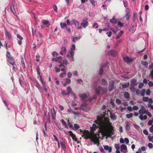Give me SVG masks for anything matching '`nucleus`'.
Returning <instances> with one entry per match:
<instances>
[{
  "label": "nucleus",
  "mask_w": 153,
  "mask_h": 153,
  "mask_svg": "<svg viewBox=\"0 0 153 153\" xmlns=\"http://www.w3.org/2000/svg\"><path fill=\"white\" fill-rule=\"evenodd\" d=\"M95 123L100 126L102 132L105 136L110 137L114 134V127L108 118L105 117L102 120L100 117H97Z\"/></svg>",
  "instance_id": "nucleus-1"
},
{
  "label": "nucleus",
  "mask_w": 153,
  "mask_h": 153,
  "mask_svg": "<svg viewBox=\"0 0 153 153\" xmlns=\"http://www.w3.org/2000/svg\"><path fill=\"white\" fill-rule=\"evenodd\" d=\"M97 126L95 123H93L92 126L91 127V133L88 130H84L83 132L82 137H84L85 139H90L95 144H100L99 134H94V131L97 128Z\"/></svg>",
  "instance_id": "nucleus-2"
},
{
  "label": "nucleus",
  "mask_w": 153,
  "mask_h": 153,
  "mask_svg": "<svg viewBox=\"0 0 153 153\" xmlns=\"http://www.w3.org/2000/svg\"><path fill=\"white\" fill-rule=\"evenodd\" d=\"M147 110H146L144 106H142L140 109L139 111V114L140 115L139 116V118L141 120H146L147 118V117L146 115H145L143 116V115L145 114Z\"/></svg>",
  "instance_id": "nucleus-3"
},
{
  "label": "nucleus",
  "mask_w": 153,
  "mask_h": 153,
  "mask_svg": "<svg viewBox=\"0 0 153 153\" xmlns=\"http://www.w3.org/2000/svg\"><path fill=\"white\" fill-rule=\"evenodd\" d=\"M87 20L88 19L87 18H85L82 20V22L81 23V25L84 28H85L89 24Z\"/></svg>",
  "instance_id": "nucleus-4"
},
{
  "label": "nucleus",
  "mask_w": 153,
  "mask_h": 153,
  "mask_svg": "<svg viewBox=\"0 0 153 153\" xmlns=\"http://www.w3.org/2000/svg\"><path fill=\"white\" fill-rule=\"evenodd\" d=\"M87 104L85 103H84L81 105L79 109L80 110H82L83 111H87L90 109V108L89 107L87 108Z\"/></svg>",
  "instance_id": "nucleus-5"
},
{
  "label": "nucleus",
  "mask_w": 153,
  "mask_h": 153,
  "mask_svg": "<svg viewBox=\"0 0 153 153\" xmlns=\"http://www.w3.org/2000/svg\"><path fill=\"white\" fill-rule=\"evenodd\" d=\"M121 152L123 153H126L128 152L127 146L125 144H122L120 146Z\"/></svg>",
  "instance_id": "nucleus-6"
},
{
  "label": "nucleus",
  "mask_w": 153,
  "mask_h": 153,
  "mask_svg": "<svg viewBox=\"0 0 153 153\" xmlns=\"http://www.w3.org/2000/svg\"><path fill=\"white\" fill-rule=\"evenodd\" d=\"M114 86V81H111L110 82L109 85L108 90L111 91L112 90Z\"/></svg>",
  "instance_id": "nucleus-7"
},
{
  "label": "nucleus",
  "mask_w": 153,
  "mask_h": 153,
  "mask_svg": "<svg viewBox=\"0 0 153 153\" xmlns=\"http://www.w3.org/2000/svg\"><path fill=\"white\" fill-rule=\"evenodd\" d=\"M117 52L114 50H111L109 51L108 53V54L110 56L114 57L117 54Z\"/></svg>",
  "instance_id": "nucleus-8"
},
{
  "label": "nucleus",
  "mask_w": 153,
  "mask_h": 153,
  "mask_svg": "<svg viewBox=\"0 0 153 153\" xmlns=\"http://www.w3.org/2000/svg\"><path fill=\"white\" fill-rule=\"evenodd\" d=\"M68 133L70 134V135L71 136L73 140L76 141L77 140V139L76 137V135L73 133L71 131H68Z\"/></svg>",
  "instance_id": "nucleus-9"
},
{
  "label": "nucleus",
  "mask_w": 153,
  "mask_h": 153,
  "mask_svg": "<svg viewBox=\"0 0 153 153\" xmlns=\"http://www.w3.org/2000/svg\"><path fill=\"white\" fill-rule=\"evenodd\" d=\"M123 59L124 61L126 62L127 63H130L133 60L131 58H129V57L128 56L124 57L123 58Z\"/></svg>",
  "instance_id": "nucleus-10"
},
{
  "label": "nucleus",
  "mask_w": 153,
  "mask_h": 153,
  "mask_svg": "<svg viewBox=\"0 0 153 153\" xmlns=\"http://www.w3.org/2000/svg\"><path fill=\"white\" fill-rule=\"evenodd\" d=\"M17 37L19 39L18 40V43L19 45H21L22 43V40H23V38L22 36L19 35L18 34H17Z\"/></svg>",
  "instance_id": "nucleus-11"
},
{
  "label": "nucleus",
  "mask_w": 153,
  "mask_h": 153,
  "mask_svg": "<svg viewBox=\"0 0 153 153\" xmlns=\"http://www.w3.org/2000/svg\"><path fill=\"white\" fill-rule=\"evenodd\" d=\"M79 96L82 99V100L83 101H84L86 99L87 97V95L85 93L79 94Z\"/></svg>",
  "instance_id": "nucleus-12"
},
{
  "label": "nucleus",
  "mask_w": 153,
  "mask_h": 153,
  "mask_svg": "<svg viewBox=\"0 0 153 153\" xmlns=\"http://www.w3.org/2000/svg\"><path fill=\"white\" fill-rule=\"evenodd\" d=\"M8 61L12 65H16L14 60L12 57L8 58Z\"/></svg>",
  "instance_id": "nucleus-13"
},
{
  "label": "nucleus",
  "mask_w": 153,
  "mask_h": 153,
  "mask_svg": "<svg viewBox=\"0 0 153 153\" xmlns=\"http://www.w3.org/2000/svg\"><path fill=\"white\" fill-rule=\"evenodd\" d=\"M125 129L127 131L131 129V124L128 121L126 123Z\"/></svg>",
  "instance_id": "nucleus-14"
},
{
  "label": "nucleus",
  "mask_w": 153,
  "mask_h": 153,
  "mask_svg": "<svg viewBox=\"0 0 153 153\" xmlns=\"http://www.w3.org/2000/svg\"><path fill=\"white\" fill-rule=\"evenodd\" d=\"M5 35L6 38H7L9 40H10L11 38V34L9 33L6 30V32L5 33Z\"/></svg>",
  "instance_id": "nucleus-15"
},
{
  "label": "nucleus",
  "mask_w": 153,
  "mask_h": 153,
  "mask_svg": "<svg viewBox=\"0 0 153 153\" xmlns=\"http://www.w3.org/2000/svg\"><path fill=\"white\" fill-rule=\"evenodd\" d=\"M104 149L106 150H108L109 152H111L112 151V148L111 147H109L108 145L104 146Z\"/></svg>",
  "instance_id": "nucleus-16"
},
{
  "label": "nucleus",
  "mask_w": 153,
  "mask_h": 153,
  "mask_svg": "<svg viewBox=\"0 0 153 153\" xmlns=\"http://www.w3.org/2000/svg\"><path fill=\"white\" fill-rule=\"evenodd\" d=\"M101 87H99L96 88L95 89V92L97 94H99L100 92L101 91Z\"/></svg>",
  "instance_id": "nucleus-17"
},
{
  "label": "nucleus",
  "mask_w": 153,
  "mask_h": 153,
  "mask_svg": "<svg viewBox=\"0 0 153 153\" xmlns=\"http://www.w3.org/2000/svg\"><path fill=\"white\" fill-rule=\"evenodd\" d=\"M42 23L44 25H48V27H49L50 25V24L49 23V22L48 20H42Z\"/></svg>",
  "instance_id": "nucleus-18"
},
{
  "label": "nucleus",
  "mask_w": 153,
  "mask_h": 153,
  "mask_svg": "<svg viewBox=\"0 0 153 153\" xmlns=\"http://www.w3.org/2000/svg\"><path fill=\"white\" fill-rule=\"evenodd\" d=\"M72 22H73V24L75 25V26H78L79 25V22L74 19H72Z\"/></svg>",
  "instance_id": "nucleus-19"
},
{
  "label": "nucleus",
  "mask_w": 153,
  "mask_h": 153,
  "mask_svg": "<svg viewBox=\"0 0 153 153\" xmlns=\"http://www.w3.org/2000/svg\"><path fill=\"white\" fill-rule=\"evenodd\" d=\"M70 54H68L67 55V56L68 57H71L72 58V59L74 60H73V56H74V55H73V51H71L69 52Z\"/></svg>",
  "instance_id": "nucleus-20"
},
{
  "label": "nucleus",
  "mask_w": 153,
  "mask_h": 153,
  "mask_svg": "<svg viewBox=\"0 0 153 153\" xmlns=\"http://www.w3.org/2000/svg\"><path fill=\"white\" fill-rule=\"evenodd\" d=\"M110 117L112 120H115L116 119V116L114 113H110Z\"/></svg>",
  "instance_id": "nucleus-21"
},
{
  "label": "nucleus",
  "mask_w": 153,
  "mask_h": 153,
  "mask_svg": "<svg viewBox=\"0 0 153 153\" xmlns=\"http://www.w3.org/2000/svg\"><path fill=\"white\" fill-rule=\"evenodd\" d=\"M131 85L135 86L136 85L137 80L135 79H132L131 81Z\"/></svg>",
  "instance_id": "nucleus-22"
},
{
  "label": "nucleus",
  "mask_w": 153,
  "mask_h": 153,
  "mask_svg": "<svg viewBox=\"0 0 153 153\" xmlns=\"http://www.w3.org/2000/svg\"><path fill=\"white\" fill-rule=\"evenodd\" d=\"M102 85L105 86H107L108 85L107 82L105 79H102Z\"/></svg>",
  "instance_id": "nucleus-23"
},
{
  "label": "nucleus",
  "mask_w": 153,
  "mask_h": 153,
  "mask_svg": "<svg viewBox=\"0 0 153 153\" xmlns=\"http://www.w3.org/2000/svg\"><path fill=\"white\" fill-rule=\"evenodd\" d=\"M123 33V30H121L118 34V35L116 37L117 39H119Z\"/></svg>",
  "instance_id": "nucleus-24"
},
{
  "label": "nucleus",
  "mask_w": 153,
  "mask_h": 153,
  "mask_svg": "<svg viewBox=\"0 0 153 153\" xmlns=\"http://www.w3.org/2000/svg\"><path fill=\"white\" fill-rule=\"evenodd\" d=\"M81 38V37L80 36H79L77 37H74L73 38L72 41L74 42H75L76 40H78L79 39Z\"/></svg>",
  "instance_id": "nucleus-25"
},
{
  "label": "nucleus",
  "mask_w": 153,
  "mask_h": 153,
  "mask_svg": "<svg viewBox=\"0 0 153 153\" xmlns=\"http://www.w3.org/2000/svg\"><path fill=\"white\" fill-rule=\"evenodd\" d=\"M125 97L128 99L130 97L129 94L128 92H125L124 94Z\"/></svg>",
  "instance_id": "nucleus-26"
},
{
  "label": "nucleus",
  "mask_w": 153,
  "mask_h": 153,
  "mask_svg": "<svg viewBox=\"0 0 153 153\" xmlns=\"http://www.w3.org/2000/svg\"><path fill=\"white\" fill-rule=\"evenodd\" d=\"M134 85H131L130 87V89L133 92H134L136 90Z\"/></svg>",
  "instance_id": "nucleus-27"
},
{
  "label": "nucleus",
  "mask_w": 153,
  "mask_h": 153,
  "mask_svg": "<svg viewBox=\"0 0 153 153\" xmlns=\"http://www.w3.org/2000/svg\"><path fill=\"white\" fill-rule=\"evenodd\" d=\"M110 22L111 23L114 22L115 23H117V20H116L115 16H114L113 17V18L111 19L110 20Z\"/></svg>",
  "instance_id": "nucleus-28"
},
{
  "label": "nucleus",
  "mask_w": 153,
  "mask_h": 153,
  "mask_svg": "<svg viewBox=\"0 0 153 153\" xmlns=\"http://www.w3.org/2000/svg\"><path fill=\"white\" fill-rule=\"evenodd\" d=\"M60 24L61 27L62 28H64V27H66L67 26L66 24L65 23H62V22H61L60 23Z\"/></svg>",
  "instance_id": "nucleus-29"
},
{
  "label": "nucleus",
  "mask_w": 153,
  "mask_h": 153,
  "mask_svg": "<svg viewBox=\"0 0 153 153\" xmlns=\"http://www.w3.org/2000/svg\"><path fill=\"white\" fill-rule=\"evenodd\" d=\"M60 144L61 145L62 147V148L63 150L65 151V150L66 149V147L65 146V145L64 143H63L62 142L60 143Z\"/></svg>",
  "instance_id": "nucleus-30"
},
{
  "label": "nucleus",
  "mask_w": 153,
  "mask_h": 153,
  "mask_svg": "<svg viewBox=\"0 0 153 153\" xmlns=\"http://www.w3.org/2000/svg\"><path fill=\"white\" fill-rule=\"evenodd\" d=\"M148 140L149 142H151L153 143V136H151L150 135H149L148 136Z\"/></svg>",
  "instance_id": "nucleus-31"
},
{
  "label": "nucleus",
  "mask_w": 153,
  "mask_h": 153,
  "mask_svg": "<svg viewBox=\"0 0 153 153\" xmlns=\"http://www.w3.org/2000/svg\"><path fill=\"white\" fill-rule=\"evenodd\" d=\"M68 92L67 94L68 95H69L72 92V90L70 87H68L67 88Z\"/></svg>",
  "instance_id": "nucleus-32"
},
{
  "label": "nucleus",
  "mask_w": 153,
  "mask_h": 153,
  "mask_svg": "<svg viewBox=\"0 0 153 153\" xmlns=\"http://www.w3.org/2000/svg\"><path fill=\"white\" fill-rule=\"evenodd\" d=\"M141 63L143 65L146 66H147L148 64V62L146 61H142L141 62Z\"/></svg>",
  "instance_id": "nucleus-33"
},
{
  "label": "nucleus",
  "mask_w": 153,
  "mask_h": 153,
  "mask_svg": "<svg viewBox=\"0 0 153 153\" xmlns=\"http://www.w3.org/2000/svg\"><path fill=\"white\" fill-rule=\"evenodd\" d=\"M61 121L62 124L63 126H64L65 127H67V123L63 120H61Z\"/></svg>",
  "instance_id": "nucleus-34"
},
{
  "label": "nucleus",
  "mask_w": 153,
  "mask_h": 153,
  "mask_svg": "<svg viewBox=\"0 0 153 153\" xmlns=\"http://www.w3.org/2000/svg\"><path fill=\"white\" fill-rule=\"evenodd\" d=\"M51 116H53V115L55 116L56 115V112L55 111V109L54 108H53V111L51 110Z\"/></svg>",
  "instance_id": "nucleus-35"
},
{
  "label": "nucleus",
  "mask_w": 153,
  "mask_h": 153,
  "mask_svg": "<svg viewBox=\"0 0 153 153\" xmlns=\"http://www.w3.org/2000/svg\"><path fill=\"white\" fill-rule=\"evenodd\" d=\"M21 64H22V66L23 68H24V69L25 68V63L24 62V61L23 60V58H22V59Z\"/></svg>",
  "instance_id": "nucleus-36"
},
{
  "label": "nucleus",
  "mask_w": 153,
  "mask_h": 153,
  "mask_svg": "<svg viewBox=\"0 0 153 153\" xmlns=\"http://www.w3.org/2000/svg\"><path fill=\"white\" fill-rule=\"evenodd\" d=\"M125 17L126 18V20H128L130 18V13L129 12L126 13Z\"/></svg>",
  "instance_id": "nucleus-37"
},
{
  "label": "nucleus",
  "mask_w": 153,
  "mask_h": 153,
  "mask_svg": "<svg viewBox=\"0 0 153 153\" xmlns=\"http://www.w3.org/2000/svg\"><path fill=\"white\" fill-rule=\"evenodd\" d=\"M101 91H102L103 94L106 93L107 91V89L105 88L102 87Z\"/></svg>",
  "instance_id": "nucleus-38"
},
{
  "label": "nucleus",
  "mask_w": 153,
  "mask_h": 153,
  "mask_svg": "<svg viewBox=\"0 0 153 153\" xmlns=\"http://www.w3.org/2000/svg\"><path fill=\"white\" fill-rule=\"evenodd\" d=\"M68 123L69 127L71 128L74 129L73 126L72 124L69 122V120H68Z\"/></svg>",
  "instance_id": "nucleus-39"
},
{
  "label": "nucleus",
  "mask_w": 153,
  "mask_h": 153,
  "mask_svg": "<svg viewBox=\"0 0 153 153\" xmlns=\"http://www.w3.org/2000/svg\"><path fill=\"white\" fill-rule=\"evenodd\" d=\"M136 18H137V13H136L134 12V14L133 15V21L134 22H135V21H136Z\"/></svg>",
  "instance_id": "nucleus-40"
},
{
  "label": "nucleus",
  "mask_w": 153,
  "mask_h": 153,
  "mask_svg": "<svg viewBox=\"0 0 153 153\" xmlns=\"http://www.w3.org/2000/svg\"><path fill=\"white\" fill-rule=\"evenodd\" d=\"M133 115V114L132 113H131L129 114H127L126 115V117L128 118H130L132 117Z\"/></svg>",
  "instance_id": "nucleus-41"
},
{
  "label": "nucleus",
  "mask_w": 153,
  "mask_h": 153,
  "mask_svg": "<svg viewBox=\"0 0 153 153\" xmlns=\"http://www.w3.org/2000/svg\"><path fill=\"white\" fill-rule=\"evenodd\" d=\"M114 147L116 150H119L120 146L118 144H115L114 145Z\"/></svg>",
  "instance_id": "nucleus-42"
},
{
  "label": "nucleus",
  "mask_w": 153,
  "mask_h": 153,
  "mask_svg": "<svg viewBox=\"0 0 153 153\" xmlns=\"http://www.w3.org/2000/svg\"><path fill=\"white\" fill-rule=\"evenodd\" d=\"M146 92V90L145 89H143L141 92V94L142 96H143L145 95V94Z\"/></svg>",
  "instance_id": "nucleus-43"
},
{
  "label": "nucleus",
  "mask_w": 153,
  "mask_h": 153,
  "mask_svg": "<svg viewBox=\"0 0 153 153\" xmlns=\"http://www.w3.org/2000/svg\"><path fill=\"white\" fill-rule=\"evenodd\" d=\"M143 100L144 102H147L149 100V97H143Z\"/></svg>",
  "instance_id": "nucleus-44"
},
{
  "label": "nucleus",
  "mask_w": 153,
  "mask_h": 153,
  "mask_svg": "<svg viewBox=\"0 0 153 153\" xmlns=\"http://www.w3.org/2000/svg\"><path fill=\"white\" fill-rule=\"evenodd\" d=\"M92 27H95L96 28H97L98 27V24L97 23H94L92 25Z\"/></svg>",
  "instance_id": "nucleus-45"
},
{
  "label": "nucleus",
  "mask_w": 153,
  "mask_h": 153,
  "mask_svg": "<svg viewBox=\"0 0 153 153\" xmlns=\"http://www.w3.org/2000/svg\"><path fill=\"white\" fill-rule=\"evenodd\" d=\"M116 102L117 104H121V101L119 99H117L116 100Z\"/></svg>",
  "instance_id": "nucleus-46"
},
{
  "label": "nucleus",
  "mask_w": 153,
  "mask_h": 153,
  "mask_svg": "<svg viewBox=\"0 0 153 153\" xmlns=\"http://www.w3.org/2000/svg\"><path fill=\"white\" fill-rule=\"evenodd\" d=\"M143 85H144V84H143V83L140 82L139 83L138 86V87L140 89L143 87Z\"/></svg>",
  "instance_id": "nucleus-47"
},
{
  "label": "nucleus",
  "mask_w": 153,
  "mask_h": 153,
  "mask_svg": "<svg viewBox=\"0 0 153 153\" xmlns=\"http://www.w3.org/2000/svg\"><path fill=\"white\" fill-rule=\"evenodd\" d=\"M74 127L76 129H78L79 128V126L77 124H74Z\"/></svg>",
  "instance_id": "nucleus-48"
},
{
  "label": "nucleus",
  "mask_w": 153,
  "mask_h": 153,
  "mask_svg": "<svg viewBox=\"0 0 153 153\" xmlns=\"http://www.w3.org/2000/svg\"><path fill=\"white\" fill-rule=\"evenodd\" d=\"M103 69L102 68H100L99 70V74L100 75H102L103 73Z\"/></svg>",
  "instance_id": "nucleus-49"
},
{
  "label": "nucleus",
  "mask_w": 153,
  "mask_h": 153,
  "mask_svg": "<svg viewBox=\"0 0 153 153\" xmlns=\"http://www.w3.org/2000/svg\"><path fill=\"white\" fill-rule=\"evenodd\" d=\"M75 49V46L74 44H72L71 48V51H72L73 50H74Z\"/></svg>",
  "instance_id": "nucleus-50"
},
{
  "label": "nucleus",
  "mask_w": 153,
  "mask_h": 153,
  "mask_svg": "<svg viewBox=\"0 0 153 153\" xmlns=\"http://www.w3.org/2000/svg\"><path fill=\"white\" fill-rule=\"evenodd\" d=\"M55 71L56 72H60V69L59 68H58L56 67H55Z\"/></svg>",
  "instance_id": "nucleus-51"
},
{
  "label": "nucleus",
  "mask_w": 153,
  "mask_h": 153,
  "mask_svg": "<svg viewBox=\"0 0 153 153\" xmlns=\"http://www.w3.org/2000/svg\"><path fill=\"white\" fill-rule=\"evenodd\" d=\"M6 56L8 58H11V57H10V53L8 51H7V53H6Z\"/></svg>",
  "instance_id": "nucleus-52"
},
{
  "label": "nucleus",
  "mask_w": 153,
  "mask_h": 153,
  "mask_svg": "<svg viewBox=\"0 0 153 153\" xmlns=\"http://www.w3.org/2000/svg\"><path fill=\"white\" fill-rule=\"evenodd\" d=\"M149 76L152 78H153V69L150 71Z\"/></svg>",
  "instance_id": "nucleus-53"
},
{
  "label": "nucleus",
  "mask_w": 153,
  "mask_h": 153,
  "mask_svg": "<svg viewBox=\"0 0 153 153\" xmlns=\"http://www.w3.org/2000/svg\"><path fill=\"white\" fill-rule=\"evenodd\" d=\"M53 9H54V11L56 13H57L58 11H57V6L56 5H54L53 7Z\"/></svg>",
  "instance_id": "nucleus-54"
},
{
  "label": "nucleus",
  "mask_w": 153,
  "mask_h": 153,
  "mask_svg": "<svg viewBox=\"0 0 153 153\" xmlns=\"http://www.w3.org/2000/svg\"><path fill=\"white\" fill-rule=\"evenodd\" d=\"M143 132L146 135H148V132L146 129H144L143 131Z\"/></svg>",
  "instance_id": "nucleus-55"
},
{
  "label": "nucleus",
  "mask_w": 153,
  "mask_h": 153,
  "mask_svg": "<svg viewBox=\"0 0 153 153\" xmlns=\"http://www.w3.org/2000/svg\"><path fill=\"white\" fill-rule=\"evenodd\" d=\"M118 25L120 26V27H122L123 26V24L120 21L118 22Z\"/></svg>",
  "instance_id": "nucleus-56"
},
{
  "label": "nucleus",
  "mask_w": 153,
  "mask_h": 153,
  "mask_svg": "<svg viewBox=\"0 0 153 153\" xmlns=\"http://www.w3.org/2000/svg\"><path fill=\"white\" fill-rule=\"evenodd\" d=\"M66 72H63V73H61L60 74L59 76L61 77H62L64 75H66Z\"/></svg>",
  "instance_id": "nucleus-57"
},
{
  "label": "nucleus",
  "mask_w": 153,
  "mask_h": 153,
  "mask_svg": "<svg viewBox=\"0 0 153 153\" xmlns=\"http://www.w3.org/2000/svg\"><path fill=\"white\" fill-rule=\"evenodd\" d=\"M149 69H153V63H152L150 64L149 67Z\"/></svg>",
  "instance_id": "nucleus-58"
},
{
  "label": "nucleus",
  "mask_w": 153,
  "mask_h": 153,
  "mask_svg": "<svg viewBox=\"0 0 153 153\" xmlns=\"http://www.w3.org/2000/svg\"><path fill=\"white\" fill-rule=\"evenodd\" d=\"M150 87H152L153 86V82L151 81H149L148 83Z\"/></svg>",
  "instance_id": "nucleus-59"
},
{
  "label": "nucleus",
  "mask_w": 153,
  "mask_h": 153,
  "mask_svg": "<svg viewBox=\"0 0 153 153\" xmlns=\"http://www.w3.org/2000/svg\"><path fill=\"white\" fill-rule=\"evenodd\" d=\"M148 147L150 149L152 148L153 147V145L151 143H149L148 145Z\"/></svg>",
  "instance_id": "nucleus-60"
},
{
  "label": "nucleus",
  "mask_w": 153,
  "mask_h": 153,
  "mask_svg": "<svg viewBox=\"0 0 153 153\" xmlns=\"http://www.w3.org/2000/svg\"><path fill=\"white\" fill-rule=\"evenodd\" d=\"M150 91L149 89H148L146 92V94L147 95H149L150 94Z\"/></svg>",
  "instance_id": "nucleus-61"
},
{
  "label": "nucleus",
  "mask_w": 153,
  "mask_h": 153,
  "mask_svg": "<svg viewBox=\"0 0 153 153\" xmlns=\"http://www.w3.org/2000/svg\"><path fill=\"white\" fill-rule=\"evenodd\" d=\"M90 1L94 6L95 5V1L94 0H90Z\"/></svg>",
  "instance_id": "nucleus-62"
},
{
  "label": "nucleus",
  "mask_w": 153,
  "mask_h": 153,
  "mask_svg": "<svg viewBox=\"0 0 153 153\" xmlns=\"http://www.w3.org/2000/svg\"><path fill=\"white\" fill-rule=\"evenodd\" d=\"M66 82L68 84H69L71 83V79L68 78L66 79Z\"/></svg>",
  "instance_id": "nucleus-63"
},
{
  "label": "nucleus",
  "mask_w": 153,
  "mask_h": 153,
  "mask_svg": "<svg viewBox=\"0 0 153 153\" xmlns=\"http://www.w3.org/2000/svg\"><path fill=\"white\" fill-rule=\"evenodd\" d=\"M145 114H146L149 117H151L152 116L151 114L150 113V112H149L147 111L146 112V113H145Z\"/></svg>",
  "instance_id": "nucleus-64"
}]
</instances>
